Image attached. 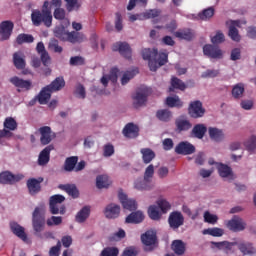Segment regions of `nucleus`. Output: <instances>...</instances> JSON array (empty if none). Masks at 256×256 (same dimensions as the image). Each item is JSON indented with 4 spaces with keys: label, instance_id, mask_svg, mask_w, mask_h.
Masks as SVG:
<instances>
[{
    "label": "nucleus",
    "instance_id": "obj_47",
    "mask_svg": "<svg viewBox=\"0 0 256 256\" xmlns=\"http://www.w3.org/2000/svg\"><path fill=\"white\" fill-rule=\"evenodd\" d=\"M111 185V181L109 180V176L107 175H99L96 178V187L98 189H107Z\"/></svg>",
    "mask_w": 256,
    "mask_h": 256
},
{
    "label": "nucleus",
    "instance_id": "obj_62",
    "mask_svg": "<svg viewBox=\"0 0 256 256\" xmlns=\"http://www.w3.org/2000/svg\"><path fill=\"white\" fill-rule=\"evenodd\" d=\"M225 41V34L223 32L218 31L216 35L211 38V43L213 45H219Z\"/></svg>",
    "mask_w": 256,
    "mask_h": 256
},
{
    "label": "nucleus",
    "instance_id": "obj_25",
    "mask_svg": "<svg viewBox=\"0 0 256 256\" xmlns=\"http://www.w3.org/2000/svg\"><path fill=\"white\" fill-rule=\"evenodd\" d=\"M239 25H240V22L238 20L231 21L228 35L230 39H232V41H236V42L241 41V36L239 35V30L237 29Z\"/></svg>",
    "mask_w": 256,
    "mask_h": 256
},
{
    "label": "nucleus",
    "instance_id": "obj_37",
    "mask_svg": "<svg viewBox=\"0 0 256 256\" xmlns=\"http://www.w3.org/2000/svg\"><path fill=\"white\" fill-rule=\"evenodd\" d=\"M140 153L142 155V161L145 165H149L153 159H155V151H153L151 148H142L140 150Z\"/></svg>",
    "mask_w": 256,
    "mask_h": 256
},
{
    "label": "nucleus",
    "instance_id": "obj_30",
    "mask_svg": "<svg viewBox=\"0 0 256 256\" xmlns=\"http://www.w3.org/2000/svg\"><path fill=\"white\" fill-rule=\"evenodd\" d=\"M134 189H137V191H151L153 185L150 180H146L145 178L137 179L134 182Z\"/></svg>",
    "mask_w": 256,
    "mask_h": 256
},
{
    "label": "nucleus",
    "instance_id": "obj_20",
    "mask_svg": "<svg viewBox=\"0 0 256 256\" xmlns=\"http://www.w3.org/2000/svg\"><path fill=\"white\" fill-rule=\"evenodd\" d=\"M10 230L18 239H21V241H24V243H27V233H25V228L17 222H10Z\"/></svg>",
    "mask_w": 256,
    "mask_h": 256
},
{
    "label": "nucleus",
    "instance_id": "obj_6",
    "mask_svg": "<svg viewBox=\"0 0 256 256\" xmlns=\"http://www.w3.org/2000/svg\"><path fill=\"white\" fill-rule=\"evenodd\" d=\"M188 114L192 119H199L205 115V108L203 103L199 100L192 101L188 107Z\"/></svg>",
    "mask_w": 256,
    "mask_h": 256
},
{
    "label": "nucleus",
    "instance_id": "obj_3",
    "mask_svg": "<svg viewBox=\"0 0 256 256\" xmlns=\"http://www.w3.org/2000/svg\"><path fill=\"white\" fill-rule=\"evenodd\" d=\"M149 95H151V88L146 86L138 88L136 94L132 96L134 108L139 109V107H143L147 103V97Z\"/></svg>",
    "mask_w": 256,
    "mask_h": 256
},
{
    "label": "nucleus",
    "instance_id": "obj_43",
    "mask_svg": "<svg viewBox=\"0 0 256 256\" xmlns=\"http://www.w3.org/2000/svg\"><path fill=\"white\" fill-rule=\"evenodd\" d=\"M216 249H219L220 251H231L235 245H237V242H229V241H222V242H211Z\"/></svg>",
    "mask_w": 256,
    "mask_h": 256
},
{
    "label": "nucleus",
    "instance_id": "obj_38",
    "mask_svg": "<svg viewBox=\"0 0 256 256\" xmlns=\"http://www.w3.org/2000/svg\"><path fill=\"white\" fill-rule=\"evenodd\" d=\"M157 55H159V50H157V48H145L142 50V59H144V61H148V63L157 59Z\"/></svg>",
    "mask_w": 256,
    "mask_h": 256
},
{
    "label": "nucleus",
    "instance_id": "obj_40",
    "mask_svg": "<svg viewBox=\"0 0 256 256\" xmlns=\"http://www.w3.org/2000/svg\"><path fill=\"white\" fill-rule=\"evenodd\" d=\"M156 117L163 123H169L173 119V113L169 109H161L156 112Z\"/></svg>",
    "mask_w": 256,
    "mask_h": 256
},
{
    "label": "nucleus",
    "instance_id": "obj_41",
    "mask_svg": "<svg viewBox=\"0 0 256 256\" xmlns=\"http://www.w3.org/2000/svg\"><path fill=\"white\" fill-rule=\"evenodd\" d=\"M175 89H179V91H185L187 89V85L181 79L177 77H172L169 92L173 93Z\"/></svg>",
    "mask_w": 256,
    "mask_h": 256
},
{
    "label": "nucleus",
    "instance_id": "obj_12",
    "mask_svg": "<svg viewBox=\"0 0 256 256\" xmlns=\"http://www.w3.org/2000/svg\"><path fill=\"white\" fill-rule=\"evenodd\" d=\"M23 174L14 175L9 171L0 173V183L2 185H13V183H18L23 179Z\"/></svg>",
    "mask_w": 256,
    "mask_h": 256
},
{
    "label": "nucleus",
    "instance_id": "obj_51",
    "mask_svg": "<svg viewBox=\"0 0 256 256\" xmlns=\"http://www.w3.org/2000/svg\"><path fill=\"white\" fill-rule=\"evenodd\" d=\"M243 93H245V86L241 83L236 84L232 88V97H234V99H241V97H243Z\"/></svg>",
    "mask_w": 256,
    "mask_h": 256
},
{
    "label": "nucleus",
    "instance_id": "obj_27",
    "mask_svg": "<svg viewBox=\"0 0 256 256\" xmlns=\"http://www.w3.org/2000/svg\"><path fill=\"white\" fill-rule=\"evenodd\" d=\"M145 215L141 211H136L130 213L125 220V223H131L133 225H138V223H143Z\"/></svg>",
    "mask_w": 256,
    "mask_h": 256
},
{
    "label": "nucleus",
    "instance_id": "obj_4",
    "mask_svg": "<svg viewBox=\"0 0 256 256\" xmlns=\"http://www.w3.org/2000/svg\"><path fill=\"white\" fill-rule=\"evenodd\" d=\"M185 224V217L180 211H173L168 217V225L173 231H177L179 227Z\"/></svg>",
    "mask_w": 256,
    "mask_h": 256
},
{
    "label": "nucleus",
    "instance_id": "obj_49",
    "mask_svg": "<svg viewBox=\"0 0 256 256\" xmlns=\"http://www.w3.org/2000/svg\"><path fill=\"white\" fill-rule=\"evenodd\" d=\"M66 5V11L68 13H71L73 11H79L81 9V3H79V0H64Z\"/></svg>",
    "mask_w": 256,
    "mask_h": 256
},
{
    "label": "nucleus",
    "instance_id": "obj_21",
    "mask_svg": "<svg viewBox=\"0 0 256 256\" xmlns=\"http://www.w3.org/2000/svg\"><path fill=\"white\" fill-rule=\"evenodd\" d=\"M112 50L119 51L120 55L125 57V59H131V46H129V44L126 42H118L114 44Z\"/></svg>",
    "mask_w": 256,
    "mask_h": 256
},
{
    "label": "nucleus",
    "instance_id": "obj_32",
    "mask_svg": "<svg viewBox=\"0 0 256 256\" xmlns=\"http://www.w3.org/2000/svg\"><path fill=\"white\" fill-rule=\"evenodd\" d=\"M174 36L181 41H192L193 40V32L189 28L180 29L174 32Z\"/></svg>",
    "mask_w": 256,
    "mask_h": 256
},
{
    "label": "nucleus",
    "instance_id": "obj_17",
    "mask_svg": "<svg viewBox=\"0 0 256 256\" xmlns=\"http://www.w3.org/2000/svg\"><path fill=\"white\" fill-rule=\"evenodd\" d=\"M161 15L160 9H150L144 12L142 15L138 14H132L129 16V21H137V19H140V17H143V19H155L156 17H159Z\"/></svg>",
    "mask_w": 256,
    "mask_h": 256
},
{
    "label": "nucleus",
    "instance_id": "obj_53",
    "mask_svg": "<svg viewBox=\"0 0 256 256\" xmlns=\"http://www.w3.org/2000/svg\"><path fill=\"white\" fill-rule=\"evenodd\" d=\"M215 15V8L209 7L207 9H204L201 13L198 14L199 19L202 21H207L211 19Z\"/></svg>",
    "mask_w": 256,
    "mask_h": 256
},
{
    "label": "nucleus",
    "instance_id": "obj_28",
    "mask_svg": "<svg viewBox=\"0 0 256 256\" xmlns=\"http://www.w3.org/2000/svg\"><path fill=\"white\" fill-rule=\"evenodd\" d=\"M208 135L212 141H216V143H220V141H223L225 139V134L223 133V130L215 127H209L208 128Z\"/></svg>",
    "mask_w": 256,
    "mask_h": 256
},
{
    "label": "nucleus",
    "instance_id": "obj_36",
    "mask_svg": "<svg viewBox=\"0 0 256 256\" xmlns=\"http://www.w3.org/2000/svg\"><path fill=\"white\" fill-rule=\"evenodd\" d=\"M175 125H176V131H178V133H182V131H189V129L193 127V125L189 120L183 119V118L176 119Z\"/></svg>",
    "mask_w": 256,
    "mask_h": 256
},
{
    "label": "nucleus",
    "instance_id": "obj_10",
    "mask_svg": "<svg viewBox=\"0 0 256 256\" xmlns=\"http://www.w3.org/2000/svg\"><path fill=\"white\" fill-rule=\"evenodd\" d=\"M43 177L39 178H29L26 182L29 195L35 196L41 193V184L43 183Z\"/></svg>",
    "mask_w": 256,
    "mask_h": 256
},
{
    "label": "nucleus",
    "instance_id": "obj_26",
    "mask_svg": "<svg viewBox=\"0 0 256 256\" xmlns=\"http://www.w3.org/2000/svg\"><path fill=\"white\" fill-rule=\"evenodd\" d=\"M10 83L15 85L18 89H25V91H29L32 85L30 80H23L17 76L10 78Z\"/></svg>",
    "mask_w": 256,
    "mask_h": 256
},
{
    "label": "nucleus",
    "instance_id": "obj_8",
    "mask_svg": "<svg viewBox=\"0 0 256 256\" xmlns=\"http://www.w3.org/2000/svg\"><path fill=\"white\" fill-rule=\"evenodd\" d=\"M203 53L209 59H223V50L215 44H206L203 46Z\"/></svg>",
    "mask_w": 256,
    "mask_h": 256
},
{
    "label": "nucleus",
    "instance_id": "obj_31",
    "mask_svg": "<svg viewBox=\"0 0 256 256\" xmlns=\"http://www.w3.org/2000/svg\"><path fill=\"white\" fill-rule=\"evenodd\" d=\"M79 161V157L77 156H71L66 158L63 170L66 171V173H72V171H75V167H77V163Z\"/></svg>",
    "mask_w": 256,
    "mask_h": 256
},
{
    "label": "nucleus",
    "instance_id": "obj_55",
    "mask_svg": "<svg viewBox=\"0 0 256 256\" xmlns=\"http://www.w3.org/2000/svg\"><path fill=\"white\" fill-rule=\"evenodd\" d=\"M239 251L244 255H253V244L246 242L238 245Z\"/></svg>",
    "mask_w": 256,
    "mask_h": 256
},
{
    "label": "nucleus",
    "instance_id": "obj_23",
    "mask_svg": "<svg viewBox=\"0 0 256 256\" xmlns=\"http://www.w3.org/2000/svg\"><path fill=\"white\" fill-rule=\"evenodd\" d=\"M83 41H87V37H85V34L77 31L68 32L66 42L75 45L76 43H83Z\"/></svg>",
    "mask_w": 256,
    "mask_h": 256
},
{
    "label": "nucleus",
    "instance_id": "obj_15",
    "mask_svg": "<svg viewBox=\"0 0 256 256\" xmlns=\"http://www.w3.org/2000/svg\"><path fill=\"white\" fill-rule=\"evenodd\" d=\"M40 133V143L41 145H49L53 141V131H51V127L43 126L39 128Z\"/></svg>",
    "mask_w": 256,
    "mask_h": 256
},
{
    "label": "nucleus",
    "instance_id": "obj_44",
    "mask_svg": "<svg viewBox=\"0 0 256 256\" xmlns=\"http://www.w3.org/2000/svg\"><path fill=\"white\" fill-rule=\"evenodd\" d=\"M47 87L55 93V91H61L65 87V79L63 77H57L54 81L51 82Z\"/></svg>",
    "mask_w": 256,
    "mask_h": 256
},
{
    "label": "nucleus",
    "instance_id": "obj_13",
    "mask_svg": "<svg viewBox=\"0 0 256 256\" xmlns=\"http://www.w3.org/2000/svg\"><path fill=\"white\" fill-rule=\"evenodd\" d=\"M195 151V146L187 141H182L175 147L177 155H193Z\"/></svg>",
    "mask_w": 256,
    "mask_h": 256
},
{
    "label": "nucleus",
    "instance_id": "obj_33",
    "mask_svg": "<svg viewBox=\"0 0 256 256\" xmlns=\"http://www.w3.org/2000/svg\"><path fill=\"white\" fill-rule=\"evenodd\" d=\"M91 215V207L84 206L75 216L76 223H85Z\"/></svg>",
    "mask_w": 256,
    "mask_h": 256
},
{
    "label": "nucleus",
    "instance_id": "obj_5",
    "mask_svg": "<svg viewBox=\"0 0 256 256\" xmlns=\"http://www.w3.org/2000/svg\"><path fill=\"white\" fill-rule=\"evenodd\" d=\"M15 24L11 20H5L0 23V41H9L13 35Z\"/></svg>",
    "mask_w": 256,
    "mask_h": 256
},
{
    "label": "nucleus",
    "instance_id": "obj_18",
    "mask_svg": "<svg viewBox=\"0 0 256 256\" xmlns=\"http://www.w3.org/2000/svg\"><path fill=\"white\" fill-rule=\"evenodd\" d=\"M55 149L53 144L46 146L39 154L38 165L45 166L51 159V152Z\"/></svg>",
    "mask_w": 256,
    "mask_h": 256
},
{
    "label": "nucleus",
    "instance_id": "obj_42",
    "mask_svg": "<svg viewBox=\"0 0 256 256\" xmlns=\"http://www.w3.org/2000/svg\"><path fill=\"white\" fill-rule=\"evenodd\" d=\"M205 133H207V126H205V124H196L192 129V135L196 137V139H203Z\"/></svg>",
    "mask_w": 256,
    "mask_h": 256
},
{
    "label": "nucleus",
    "instance_id": "obj_54",
    "mask_svg": "<svg viewBox=\"0 0 256 256\" xmlns=\"http://www.w3.org/2000/svg\"><path fill=\"white\" fill-rule=\"evenodd\" d=\"M53 17L56 19V21H65V18L67 17V12L65 11V8H62L61 6L54 9Z\"/></svg>",
    "mask_w": 256,
    "mask_h": 256
},
{
    "label": "nucleus",
    "instance_id": "obj_14",
    "mask_svg": "<svg viewBox=\"0 0 256 256\" xmlns=\"http://www.w3.org/2000/svg\"><path fill=\"white\" fill-rule=\"evenodd\" d=\"M122 134L126 139H137L139 137V126L130 122L124 126Z\"/></svg>",
    "mask_w": 256,
    "mask_h": 256
},
{
    "label": "nucleus",
    "instance_id": "obj_57",
    "mask_svg": "<svg viewBox=\"0 0 256 256\" xmlns=\"http://www.w3.org/2000/svg\"><path fill=\"white\" fill-rule=\"evenodd\" d=\"M219 221V217L215 214H211L209 211L204 212V222L209 223L210 225H215Z\"/></svg>",
    "mask_w": 256,
    "mask_h": 256
},
{
    "label": "nucleus",
    "instance_id": "obj_63",
    "mask_svg": "<svg viewBox=\"0 0 256 256\" xmlns=\"http://www.w3.org/2000/svg\"><path fill=\"white\" fill-rule=\"evenodd\" d=\"M126 233L125 230L119 229L116 233L112 234L109 237V241H121V239H125Z\"/></svg>",
    "mask_w": 256,
    "mask_h": 256
},
{
    "label": "nucleus",
    "instance_id": "obj_29",
    "mask_svg": "<svg viewBox=\"0 0 256 256\" xmlns=\"http://www.w3.org/2000/svg\"><path fill=\"white\" fill-rule=\"evenodd\" d=\"M51 93H53L48 86L42 88L39 92L37 99L40 105H47L49 103V99H51Z\"/></svg>",
    "mask_w": 256,
    "mask_h": 256
},
{
    "label": "nucleus",
    "instance_id": "obj_45",
    "mask_svg": "<svg viewBox=\"0 0 256 256\" xmlns=\"http://www.w3.org/2000/svg\"><path fill=\"white\" fill-rule=\"evenodd\" d=\"M202 235H210L211 237H223V235H225V230L219 227L207 228L202 231Z\"/></svg>",
    "mask_w": 256,
    "mask_h": 256
},
{
    "label": "nucleus",
    "instance_id": "obj_19",
    "mask_svg": "<svg viewBox=\"0 0 256 256\" xmlns=\"http://www.w3.org/2000/svg\"><path fill=\"white\" fill-rule=\"evenodd\" d=\"M118 198L124 209L128 211H135L137 209V202L133 199H129L125 193L119 192Z\"/></svg>",
    "mask_w": 256,
    "mask_h": 256
},
{
    "label": "nucleus",
    "instance_id": "obj_64",
    "mask_svg": "<svg viewBox=\"0 0 256 256\" xmlns=\"http://www.w3.org/2000/svg\"><path fill=\"white\" fill-rule=\"evenodd\" d=\"M247 151H255L256 149V136H251L245 143H244Z\"/></svg>",
    "mask_w": 256,
    "mask_h": 256
},
{
    "label": "nucleus",
    "instance_id": "obj_56",
    "mask_svg": "<svg viewBox=\"0 0 256 256\" xmlns=\"http://www.w3.org/2000/svg\"><path fill=\"white\" fill-rule=\"evenodd\" d=\"M139 73V71H137V69L135 70H131V71H126L121 79V83L122 85H127V83H129V81H131V79H133V77H135V75Z\"/></svg>",
    "mask_w": 256,
    "mask_h": 256
},
{
    "label": "nucleus",
    "instance_id": "obj_22",
    "mask_svg": "<svg viewBox=\"0 0 256 256\" xmlns=\"http://www.w3.org/2000/svg\"><path fill=\"white\" fill-rule=\"evenodd\" d=\"M65 201V196L61 194H55L49 199V211L51 215H57V210L55 209L56 205H63Z\"/></svg>",
    "mask_w": 256,
    "mask_h": 256
},
{
    "label": "nucleus",
    "instance_id": "obj_24",
    "mask_svg": "<svg viewBox=\"0 0 256 256\" xmlns=\"http://www.w3.org/2000/svg\"><path fill=\"white\" fill-rule=\"evenodd\" d=\"M141 241L143 245H146V247H151V245H155V243H157V234L151 230H148L141 235Z\"/></svg>",
    "mask_w": 256,
    "mask_h": 256
},
{
    "label": "nucleus",
    "instance_id": "obj_1",
    "mask_svg": "<svg viewBox=\"0 0 256 256\" xmlns=\"http://www.w3.org/2000/svg\"><path fill=\"white\" fill-rule=\"evenodd\" d=\"M32 228L35 237L41 239L42 241H47L48 239H55V235L51 231H45V215L41 214V208L36 207L32 213Z\"/></svg>",
    "mask_w": 256,
    "mask_h": 256
},
{
    "label": "nucleus",
    "instance_id": "obj_16",
    "mask_svg": "<svg viewBox=\"0 0 256 256\" xmlns=\"http://www.w3.org/2000/svg\"><path fill=\"white\" fill-rule=\"evenodd\" d=\"M121 214V206L110 203L108 204L104 209V215L106 219H117L119 215Z\"/></svg>",
    "mask_w": 256,
    "mask_h": 256
},
{
    "label": "nucleus",
    "instance_id": "obj_61",
    "mask_svg": "<svg viewBox=\"0 0 256 256\" xmlns=\"http://www.w3.org/2000/svg\"><path fill=\"white\" fill-rule=\"evenodd\" d=\"M119 249L117 247H107L101 252V256H118Z\"/></svg>",
    "mask_w": 256,
    "mask_h": 256
},
{
    "label": "nucleus",
    "instance_id": "obj_2",
    "mask_svg": "<svg viewBox=\"0 0 256 256\" xmlns=\"http://www.w3.org/2000/svg\"><path fill=\"white\" fill-rule=\"evenodd\" d=\"M31 21L34 27H51L53 25V14L51 10H34L31 13Z\"/></svg>",
    "mask_w": 256,
    "mask_h": 256
},
{
    "label": "nucleus",
    "instance_id": "obj_60",
    "mask_svg": "<svg viewBox=\"0 0 256 256\" xmlns=\"http://www.w3.org/2000/svg\"><path fill=\"white\" fill-rule=\"evenodd\" d=\"M154 175H155V166L153 164H150L145 169L144 179H146V181H150L151 182Z\"/></svg>",
    "mask_w": 256,
    "mask_h": 256
},
{
    "label": "nucleus",
    "instance_id": "obj_34",
    "mask_svg": "<svg viewBox=\"0 0 256 256\" xmlns=\"http://www.w3.org/2000/svg\"><path fill=\"white\" fill-rule=\"evenodd\" d=\"M58 187L62 191H66L70 197H73V199L79 197V190L75 184H60Z\"/></svg>",
    "mask_w": 256,
    "mask_h": 256
},
{
    "label": "nucleus",
    "instance_id": "obj_7",
    "mask_svg": "<svg viewBox=\"0 0 256 256\" xmlns=\"http://www.w3.org/2000/svg\"><path fill=\"white\" fill-rule=\"evenodd\" d=\"M169 62V53L167 52H159L157 57L148 63V67L150 71H157L159 67H163V65H167Z\"/></svg>",
    "mask_w": 256,
    "mask_h": 256
},
{
    "label": "nucleus",
    "instance_id": "obj_11",
    "mask_svg": "<svg viewBox=\"0 0 256 256\" xmlns=\"http://www.w3.org/2000/svg\"><path fill=\"white\" fill-rule=\"evenodd\" d=\"M227 227L230 231L234 233H239V231H245L247 228V223L239 216H234L231 220L228 221Z\"/></svg>",
    "mask_w": 256,
    "mask_h": 256
},
{
    "label": "nucleus",
    "instance_id": "obj_52",
    "mask_svg": "<svg viewBox=\"0 0 256 256\" xmlns=\"http://www.w3.org/2000/svg\"><path fill=\"white\" fill-rule=\"evenodd\" d=\"M148 215L152 221H159L161 219V213L159 212V207L156 205H151L148 208Z\"/></svg>",
    "mask_w": 256,
    "mask_h": 256
},
{
    "label": "nucleus",
    "instance_id": "obj_50",
    "mask_svg": "<svg viewBox=\"0 0 256 256\" xmlns=\"http://www.w3.org/2000/svg\"><path fill=\"white\" fill-rule=\"evenodd\" d=\"M35 41V38L31 34H19L16 38V43L18 45H23V43H33Z\"/></svg>",
    "mask_w": 256,
    "mask_h": 256
},
{
    "label": "nucleus",
    "instance_id": "obj_39",
    "mask_svg": "<svg viewBox=\"0 0 256 256\" xmlns=\"http://www.w3.org/2000/svg\"><path fill=\"white\" fill-rule=\"evenodd\" d=\"M171 249L176 255H185V242H183V240H174L171 244Z\"/></svg>",
    "mask_w": 256,
    "mask_h": 256
},
{
    "label": "nucleus",
    "instance_id": "obj_35",
    "mask_svg": "<svg viewBox=\"0 0 256 256\" xmlns=\"http://www.w3.org/2000/svg\"><path fill=\"white\" fill-rule=\"evenodd\" d=\"M13 63L16 69H25V54L21 51L13 54Z\"/></svg>",
    "mask_w": 256,
    "mask_h": 256
},
{
    "label": "nucleus",
    "instance_id": "obj_46",
    "mask_svg": "<svg viewBox=\"0 0 256 256\" xmlns=\"http://www.w3.org/2000/svg\"><path fill=\"white\" fill-rule=\"evenodd\" d=\"M69 35V31L65 29V26H56L54 29V36L57 37V39H60V41H67V37Z\"/></svg>",
    "mask_w": 256,
    "mask_h": 256
},
{
    "label": "nucleus",
    "instance_id": "obj_48",
    "mask_svg": "<svg viewBox=\"0 0 256 256\" xmlns=\"http://www.w3.org/2000/svg\"><path fill=\"white\" fill-rule=\"evenodd\" d=\"M166 105L168 107H172V108L173 107L181 108V107H183V101H181V99L177 95L169 96L166 98Z\"/></svg>",
    "mask_w": 256,
    "mask_h": 256
},
{
    "label": "nucleus",
    "instance_id": "obj_58",
    "mask_svg": "<svg viewBox=\"0 0 256 256\" xmlns=\"http://www.w3.org/2000/svg\"><path fill=\"white\" fill-rule=\"evenodd\" d=\"M48 227H53V225H61L63 223V217L61 216H52L45 221Z\"/></svg>",
    "mask_w": 256,
    "mask_h": 256
},
{
    "label": "nucleus",
    "instance_id": "obj_59",
    "mask_svg": "<svg viewBox=\"0 0 256 256\" xmlns=\"http://www.w3.org/2000/svg\"><path fill=\"white\" fill-rule=\"evenodd\" d=\"M218 173H219L220 177H229V175H231V173H232L231 167H229L225 164H220L218 166Z\"/></svg>",
    "mask_w": 256,
    "mask_h": 256
},
{
    "label": "nucleus",
    "instance_id": "obj_9",
    "mask_svg": "<svg viewBox=\"0 0 256 256\" xmlns=\"http://www.w3.org/2000/svg\"><path fill=\"white\" fill-rule=\"evenodd\" d=\"M17 129V121L13 117H7L4 121V129L0 130V141L3 137H13L11 131Z\"/></svg>",
    "mask_w": 256,
    "mask_h": 256
}]
</instances>
